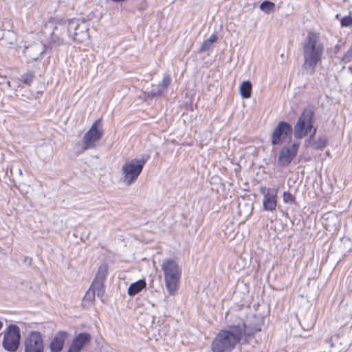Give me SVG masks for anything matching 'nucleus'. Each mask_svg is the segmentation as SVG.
Returning a JSON list of instances; mask_svg holds the SVG:
<instances>
[{
  "label": "nucleus",
  "mask_w": 352,
  "mask_h": 352,
  "mask_svg": "<svg viewBox=\"0 0 352 352\" xmlns=\"http://www.w3.org/2000/svg\"><path fill=\"white\" fill-rule=\"evenodd\" d=\"M52 30L48 38V45L51 48L69 44L71 41L84 43L89 40V25L80 19L56 21L52 23Z\"/></svg>",
  "instance_id": "f257e3e1"
},
{
  "label": "nucleus",
  "mask_w": 352,
  "mask_h": 352,
  "mask_svg": "<svg viewBox=\"0 0 352 352\" xmlns=\"http://www.w3.org/2000/svg\"><path fill=\"white\" fill-rule=\"evenodd\" d=\"M256 331L247 326L242 319L221 329L211 343L212 352H231L238 344L248 343Z\"/></svg>",
  "instance_id": "f03ea898"
},
{
  "label": "nucleus",
  "mask_w": 352,
  "mask_h": 352,
  "mask_svg": "<svg viewBox=\"0 0 352 352\" xmlns=\"http://www.w3.org/2000/svg\"><path fill=\"white\" fill-rule=\"evenodd\" d=\"M303 56L302 67L313 74L321 62L324 45L319 33L309 31L302 43Z\"/></svg>",
  "instance_id": "7ed1b4c3"
},
{
  "label": "nucleus",
  "mask_w": 352,
  "mask_h": 352,
  "mask_svg": "<svg viewBox=\"0 0 352 352\" xmlns=\"http://www.w3.org/2000/svg\"><path fill=\"white\" fill-rule=\"evenodd\" d=\"M314 112L310 109H305L298 118L294 126V135L295 138L300 140L307 136L312 131L309 138L305 140L306 147L309 146L316 133V129L314 127Z\"/></svg>",
  "instance_id": "20e7f679"
},
{
  "label": "nucleus",
  "mask_w": 352,
  "mask_h": 352,
  "mask_svg": "<svg viewBox=\"0 0 352 352\" xmlns=\"http://www.w3.org/2000/svg\"><path fill=\"white\" fill-rule=\"evenodd\" d=\"M164 273V283L168 294L174 296L179 289L182 269L177 262L172 258H165L161 265Z\"/></svg>",
  "instance_id": "39448f33"
},
{
  "label": "nucleus",
  "mask_w": 352,
  "mask_h": 352,
  "mask_svg": "<svg viewBox=\"0 0 352 352\" xmlns=\"http://www.w3.org/2000/svg\"><path fill=\"white\" fill-rule=\"evenodd\" d=\"M147 159H133L126 162L121 168V180L127 186L133 184L141 174Z\"/></svg>",
  "instance_id": "423d86ee"
},
{
  "label": "nucleus",
  "mask_w": 352,
  "mask_h": 352,
  "mask_svg": "<svg viewBox=\"0 0 352 352\" xmlns=\"http://www.w3.org/2000/svg\"><path fill=\"white\" fill-rule=\"evenodd\" d=\"M2 346L8 352H16L20 344L21 332L16 324H10L3 332Z\"/></svg>",
  "instance_id": "0eeeda50"
},
{
  "label": "nucleus",
  "mask_w": 352,
  "mask_h": 352,
  "mask_svg": "<svg viewBox=\"0 0 352 352\" xmlns=\"http://www.w3.org/2000/svg\"><path fill=\"white\" fill-rule=\"evenodd\" d=\"M102 134V120L98 119L93 123L89 130L82 138V151L94 148L96 146V142L101 139Z\"/></svg>",
  "instance_id": "6e6552de"
},
{
  "label": "nucleus",
  "mask_w": 352,
  "mask_h": 352,
  "mask_svg": "<svg viewBox=\"0 0 352 352\" xmlns=\"http://www.w3.org/2000/svg\"><path fill=\"white\" fill-rule=\"evenodd\" d=\"M292 133V125L285 121L279 122L272 133L271 143L276 146L283 143L287 139H291Z\"/></svg>",
  "instance_id": "1a4fd4ad"
},
{
  "label": "nucleus",
  "mask_w": 352,
  "mask_h": 352,
  "mask_svg": "<svg viewBox=\"0 0 352 352\" xmlns=\"http://www.w3.org/2000/svg\"><path fill=\"white\" fill-rule=\"evenodd\" d=\"M299 146V142H294L292 145L283 146L278 153V165L280 166H288L297 155Z\"/></svg>",
  "instance_id": "9d476101"
},
{
  "label": "nucleus",
  "mask_w": 352,
  "mask_h": 352,
  "mask_svg": "<svg viewBox=\"0 0 352 352\" xmlns=\"http://www.w3.org/2000/svg\"><path fill=\"white\" fill-rule=\"evenodd\" d=\"M25 352H43L44 342L42 334L38 331H31L24 342Z\"/></svg>",
  "instance_id": "9b49d317"
},
{
  "label": "nucleus",
  "mask_w": 352,
  "mask_h": 352,
  "mask_svg": "<svg viewBox=\"0 0 352 352\" xmlns=\"http://www.w3.org/2000/svg\"><path fill=\"white\" fill-rule=\"evenodd\" d=\"M259 190L260 192L263 195V209L267 211L275 210L277 205L276 197L278 190L275 188H270L265 186H261Z\"/></svg>",
  "instance_id": "f8f14e48"
},
{
  "label": "nucleus",
  "mask_w": 352,
  "mask_h": 352,
  "mask_svg": "<svg viewBox=\"0 0 352 352\" xmlns=\"http://www.w3.org/2000/svg\"><path fill=\"white\" fill-rule=\"evenodd\" d=\"M91 340V336L89 333H80L73 339L67 352H80L86 345L90 343Z\"/></svg>",
  "instance_id": "ddd939ff"
},
{
  "label": "nucleus",
  "mask_w": 352,
  "mask_h": 352,
  "mask_svg": "<svg viewBox=\"0 0 352 352\" xmlns=\"http://www.w3.org/2000/svg\"><path fill=\"white\" fill-rule=\"evenodd\" d=\"M46 50V46L41 41L34 42L33 44L26 47L25 54L32 60H36L42 58V55Z\"/></svg>",
  "instance_id": "4468645a"
},
{
  "label": "nucleus",
  "mask_w": 352,
  "mask_h": 352,
  "mask_svg": "<svg viewBox=\"0 0 352 352\" xmlns=\"http://www.w3.org/2000/svg\"><path fill=\"white\" fill-rule=\"evenodd\" d=\"M66 331H58L52 339L49 348L51 352H60L67 338Z\"/></svg>",
  "instance_id": "2eb2a0df"
},
{
  "label": "nucleus",
  "mask_w": 352,
  "mask_h": 352,
  "mask_svg": "<svg viewBox=\"0 0 352 352\" xmlns=\"http://www.w3.org/2000/svg\"><path fill=\"white\" fill-rule=\"evenodd\" d=\"M170 82L171 78L170 75H164L161 83L162 88L158 89L157 91L153 89L149 92H145L144 94V97L148 99H153L155 97L160 96L164 93V90L166 89L167 87L170 85Z\"/></svg>",
  "instance_id": "dca6fc26"
},
{
  "label": "nucleus",
  "mask_w": 352,
  "mask_h": 352,
  "mask_svg": "<svg viewBox=\"0 0 352 352\" xmlns=\"http://www.w3.org/2000/svg\"><path fill=\"white\" fill-rule=\"evenodd\" d=\"M16 41V35L11 30L4 31L0 40L1 45L5 47L12 45Z\"/></svg>",
  "instance_id": "f3484780"
},
{
  "label": "nucleus",
  "mask_w": 352,
  "mask_h": 352,
  "mask_svg": "<svg viewBox=\"0 0 352 352\" xmlns=\"http://www.w3.org/2000/svg\"><path fill=\"white\" fill-rule=\"evenodd\" d=\"M146 286V281L144 279H140L131 284L128 288V294L131 296H135L140 292Z\"/></svg>",
  "instance_id": "a211bd4d"
},
{
  "label": "nucleus",
  "mask_w": 352,
  "mask_h": 352,
  "mask_svg": "<svg viewBox=\"0 0 352 352\" xmlns=\"http://www.w3.org/2000/svg\"><path fill=\"white\" fill-rule=\"evenodd\" d=\"M240 94L243 98H250L252 96V83L248 81H243L240 85Z\"/></svg>",
  "instance_id": "6ab92c4d"
},
{
  "label": "nucleus",
  "mask_w": 352,
  "mask_h": 352,
  "mask_svg": "<svg viewBox=\"0 0 352 352\" xmlns=\"http://www.w3.org/2000/svg\"><path fill=\"white\" fill-rule=\"evenodd\" d=\"M90 289L93 290L96 295L101 298L104 294V281L94 279L90 287Z\"/></svg>",
  "instance_id": "aec40b11"
},
{
  "label": "nucleus",
  "mask_w": 352,
  "mask_h": 352,
  "mask_svg": "<svg viewBox=\"0 0 352 352\" xmlns=\"http://www.w3.org/2000/svg\"><path fill=\"white\" fill-rule=\"evenodd\" d=\"M217 40V36L214 34L211 35L208 39H206L202 43L200 48L199 52H204L208 51L212 47V45L216 42Z\"/></svg>",
  "instance_id": "412c9836"
},
{
  "label": "nucleus",
  "mask_w": 352,
  "mask_h": 352,
  "mask_svg": "<svg viewBox=\"0 0 352 352\" xmlns=\"http://www.w3.org/2000/svg\"><path fill=\"white\" fill-rule=\"evenodd\" d=\"M107 274L108 265L106 263H102L99 266L94 279L104 282Z\"/></svg>",
  "instance_id": "4be33fe9"
},
{
  "label": "nucleus",
  "mask_w": 352,
  "mask_h": 352,
  "mask_svg": "<svg viewBox=\"0 0 352 352\" xmlns=\"http://www.w3.org/2000/svg\"><path fill=\"white\" fill-rule=\"evenodd\" d=\"M328 139L325 135L320 136L316 140L311 144L313 148L316 150H322L327 146Z\"/></svg>",
  "instance_id": "5701e85b"
},
{
  "label": "nucleus",
  "mask_w": 352,
  "mask_h": 352,
  "mask_svg": "<svg viewBox=\"0 0 352 352\" xmlns=\"http://www.w3.org/2000/svg\"><path fill=\"white\" fill-rule=\"evenodd\" d=\"M259 8L263 12L270 14L274 10L275 4L270 1H264L260 4Z\"/></svg>",
  "instance_id": "b1692460"
},
{
  "label": "nucleus",
  "mask_w": 352,
  "mask_h": 352,
  "mask_svg": "<svg viewBox=\"0 0 352 352\" xmlns=\"http://www.w3.org/2000/svg\"><path fill=\"white\" fill-rule=\"evenodd\" d=\"M34 78V74L33 72H27L21 76V80L27 85H30Z\"/></svg>",
  "instance_id": "393cba45"
},
{
  "label": "nucleus",
  "mask_w": 352,
  "mask_h": 352,
  "mask_svg": "<svg viewBox=\"0 0 352 352\" xmlns=\"http://www.w3.org/2000/svg\"><path fill=\"white\" fill-rule=\"evenodd\" d=\"M283 201L287 204H293L295 201V197L289 192H284L283 195Z\"/></svg>",
  "instance_id": "a878e982"
},
{
  "label": "nucleus",
  "mask_w": 352,
  "mask_h": 352,
  "mask_svg": "<svg viewBox=\"0 0 352 352\" xmlns=\"http://www.w3.org/2000/svg\"><path fill=\"white\" fill-rule=\"evenodd\" d=\"M96 293H95L93 290H91L90 288L86 292L85 296H84V301H88L89 302H93L95 299V295Z\"/></svg>",
  "instance_id": "bb28decb"
},
{
  "label": "nucleus",
  "mask_w": 352,
  "mask_h": 352,
  "mask_svg": "<svg viewBox=\"0 0 352 352\" xmlns=\"http://www.w3.org/2000/svg\"><path fill=\"white\" fill-rule=\"evenodd\" d=\"M342 27L352 26V17L350 16H344L340 21Z\"/></svg>",
  "instance_id": "cd10ccee"
},
{
  "label": "nucleus",
  "mask_w": 352,
  "mask_h": 352,
  "mask_svg": "<svg viewBox=\"0 0 352 352\" xmlns=\"http://www.w3.org/2000/svg\"><path fill=\"white\" fill-rule=\"evenodd\" d=\"M351 60H352V51L349 49L348 51L343 55L341 59V62L347 63Z\"/></svg>",
  "instance_id": "c85d7f7f"
},
{
  "label": "nucleus",
  "mask_w": 352,
  "mask_h": 352,
  "mask_svg": "<svg viewBox=\"0 0 352 352\" xmlns=\"http://www.w3.org/2000/svg\"><path fill=\"white\" fill-rule=\"evenodd\" d=\"M340 346L338 347V350L335 351V352H344L348 349L349 344H345L344 346H342V344L340 342Z\"/></svg>",
  "instance_id": "c756f323"
},
{
  "label": "nucleus",
  "mask_w": 352,
  "mask_h": 352,
  "mask_svg": "<svg viewBox=\"0 0 352 352\" xmlns=\"http://www.w3.org/2000/svg\"><path fill=\"white\" fill-rule=\"evenodd\" d=\"M339 338H340L339 336H337L334 337L333 338H332L331 340H330V345L331 347H333L336 344Z\"/></svg>",
  "instance_id": "7c9ffc66"
},
{
  "label": "nucleus",
  "mask_w": 352,
  "mask_h": 352,
  "mask_svg": "<svg viewBox=\"0 0 352 352\" xmlns=\"http://www.w3.org/2000/svg\"><path fill=\"white\" fill-rule=\"evenodd\" d=\"M332 50L333 51V53L335 54H337L340 50V46L339 44H337L334 46V47L332 49Z\"/></svg>",
  "instance_id": "2f4dec72"
},
{
  "label": "nucleus",
  "mask_w": 352,
  "mask_h": 352,
  "mask_svg": "<svg viewBox=\"0 0 352 352\" xmlns=\"http://www.w3.org/2000/svg\"><path fill=\"white\" fill-rule=\"evenodd\" d=\"M16 170L18 173V174L19 175V176L21 177L23 175V171L21 168H17Z\"/></svg>",
  "instance_id": "473e14b6"
},
{
  "label": "nucleus",
  "mask_w": 352,
  "mask_h": 352,
  "mask_svg": "<svg viewBox=\"0 0 352 352\" xmlns=\"http://www.w3.org/2000/svg\"><path fill=\"white\" fill-rule=\"evenodd\" d=\"M3 324L1 321H0V330L3 328Z\"/></svg>",
  "instance_id": "72a5a7b5"
},
{
  "label": "nucleus",
  "mask_w": 352,
  "mask_h": 352,
  "mask_svg": "<svg viewBox=\"0 0 352 352\" xmlns=\"http://www.w3.org/2000/svg\"><path fill=\"white\" fill-rule=\"evenodd\" d=\"M10 172H11V173H12V168H11Z\"/></svg>",
  "instance_id": "f704fd0d"
},
{
  "label": "nucleus",
  "mask_w": 352,
  "mask_h": 352,
  "mask_svg": "<svg viewBox=\"0 0 352 352\" xmlns=\"http://www.w3.org/2000/svg\"><path fill=\"white\" fill-rule=\"evenodd\" d=\"M349 69H350V70L351 71V72H352V67H349Z\"/></svg>",
  "instance_id": "c9c22d12"
}]
</instances>
